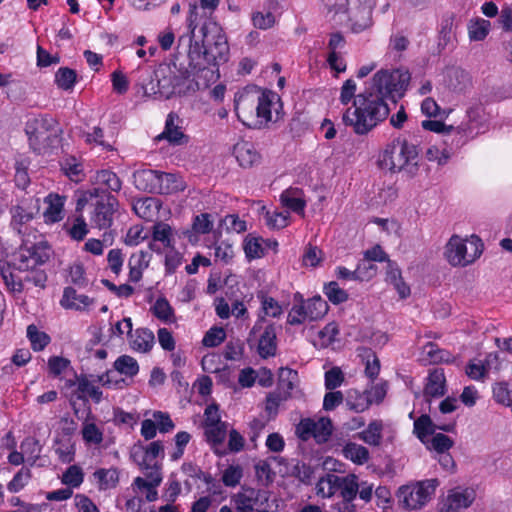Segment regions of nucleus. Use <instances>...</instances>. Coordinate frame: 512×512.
<instances>
[{
    "label": "nucleus",
    "mask_w": 512,
    "mask_h": 512,
    "mask_svg": "<svg viewBox=\"0 0 512 512\" xmlns=\"http://www.w3.org/2000/svg\"><path fill=\"white\" fill-rule=\"evenodd\" d=\"M410 74L403 69H382L374 74L365 90L358 94L354 104L343 113L345 125L358 135H365L389 115L387 100L396 102L410 82Z\"/></svg>",
    "instance_id": "nucleus-1"
},
{
    "label": "nucleus",
    "mask_w": 512,
    "mask_h": 512,
    "mask_svg": "<svg viewBox=\"0 0 512 512\" xmlns=\"http://www.w3.org/2000/svg\"><path fill=\"white\" fill-rule=\"evenodd\" d=\"M12 229L21 238L19 250L14 255V265L19 270H29L44 264L50 257V249L46 242L37 240V230L32 227L34 213L20 205L10 209Z\"/></svg>",
    "instance_id": "nucleus-2"
},
{
    "label": "nucleus",
    "mask_w": 512,
    "mask_h": 512,
    "mask_svg": "<svg viewBox=\"0 0 512 512\" xmlns=\"http://www.w3.org/2000/svg\"><path fill=\"white\" fill-rule=\"evenodd\" d=\"M282 110L280 96L271 90L244 91L235 99L238 119L247 127L261 129L279 119Z\"/></svg>",
    "instance_id": "nucleus-3"
},
{
    "label": "nucleus",
    "mask_w": 512,
    "mask_h": 512,
    "mask_svg": "<svg viewBox=\"0 0 512 512\" xmlns=\"http://www.w3.org/2000/svg\"><path fill=\"white\" fill-rule=\"evenodd\" d=\"M419 150L416 144L404 137L395 138L384 150L380 158L383 168L392 172L404 169L412 172L418 164Z\"/></svg>",
    "instance_id": "nucleus-4"
},
{
    "label": "nucleus",
    "mask_w": 512,
    "mask_h": 512,
    "mask_svg": "<svg viewBox=\"0 0 512 512\" xmlns=\"http://www.w3.org/2000/svg\"><path fill=\"white\" fill-rule=\"evenodd\" d=\"M58 131L57 121L49 115L30 117L25 124L29 145L38 154L45 153L53 144Z\"/></svg>",
    "instance_id": "nucleus-5"
},
{
    "label": "nucleus",
    "mask_w": 512,
    "mask_h": 512,
    "mask_svg": "<svg viewBox=\"0 0 512 512\" xmlns=\"http://www.w3.org/2000/svg\"><path fill=\"white\" fill-rule=\"evenodd\" d=\"M482 252L483 244L478 237L463 239L453 235L445 245L444 256L450 265L466 267L479 258Z\"/></svg>",
    "instance_id": "nucleus-6"
},
{
    "label": "nucleus",
    "mask_w": 512,
    "mask_h": 512,
    "mask_svg": "<svg viewBox=\"0 0 512 512\" xmlns=\"http://www.w3.org/2000/svg\"><path fill=\"white\" fill-rule=\"evenodd\" d=\"M437 485V479H427L402 486L397 492L398 502L407 510H419L430 501Z\"/></svg>",
    "instance_id": "nucleus-7"
},
{
    "label": "nucleus",
    "mask_w": 512,
    "mask_h": 512,
    "mask_svg": "<svg viewBox=\"0 0 512 512\" xmlns=\"http://www.w3.org/2000/svg\"><path fill=\"white\" fill-rule=\"evenodd\" d=\"M196 9L194 6L190 10V16L188 17V27L190 29V47L188 52V57L190 59V65H193V67L198 69V73L196 75L194 86L192 87V90H200L205 89L209 86V82L214 81V71L207 67H201L202 63L200 62L201 59H203V52H204V44L200 45L198 42L192 43V38L194 36L195 26L194 21L192 19L193 12ZM188 88H191L189 86Z\"/></svg>",
    "instance_id": "nucleus-8"
},
{
    "label": "nucleus",
    "mask_w": 512,
    "mask_h": 512,
    "mask_svg": "<svg viewBox=\"0 0 512 512\" xmlns=\"http://www.w3.org/2000/svg\"><path fill=\"white\" fill-rule=\"evenodd\" d=\"M489 128L490 115L482 105L477 104L466 110L465 119L456 127V132L471 140L486 133Z\"/></svg>",
    "instance_id": "nucleus-9"
},
{
    "label": "nucleus",
    "mask_w": 512,
    "mask_h": 512,
    "mask_svg": "<svg viewBox=\"0 0 512 512\" xmlns=\"http://www.w3.org/2000/svg\"><path fill=\"white\" fill-rule=\"evenodd\" d=\"M259 333L257 340V352L263 359H267L276 354L277 351V332L274 323H268L264 317H259L250 331V337Z\"/></svg>",
    "instance_id": "nucleus-10"
},
{
    "label": "nucleus",
    "mask_w": 512,
    "mask_h": 512,
    "mask_svg": "<svg viewBox=\"0 0 512 512\" xmlns=\"http://www.w3.org/2000/svg\"><path fill=\"white\" fill-rule=\"evenodd\" d=\"M216 30V34L212 36L211 42L208 35V27L206 25L201 27L204 43L203 60L207 64L212 65H218L219 63L226 62L229 53V46L226 37L218 29Z\"/></svg>",
    "instance_id": "nucleus-11"
},
{
    "label": "nucleus",
    "mask_w": 512,
    "mask_h": 512,
    "mask_svg": "<svg viewBox=\"0 0 512 512\" xmlns=\"http://www.w3.org/2000/svg\"><path fill=\"white\" fill-rule=\"evenodd\" d=\"M117 207L118 200L112 194L98 197L90 215L91 224L100 230L111 227Z\"/></svg>",
    "instance_id": "nucleus-12"
},
{
    "label": "nucleus",
    "mask_w": 512,
    "mask_h": 512,
    "mask_svg": "<svg viewBox=\"0 0 512 512\" xmlns=\"http://www.w3.org/2000/svg\"><path fill=\"white\" fill-rule=\"evenodd\" d=\"M268 500V491L244 486L232 497L236 512H254L267 504Z\"/></svg>",
    "instance_id": "nucleus-13"
},
{
    "label": "nucleus",
    "mask_w": 512,
    "mask_h": 512,
    "mask_svg": "<svg viewBox=\"0 0 512 512\" xmlns=\"http://www.w3.org/2000/svg\"><path fill=\"white\" fill-rule=\"evenodd\" d=\"M475 497L476 493L471 488H453L440 501L439 512H463L473 504Z\"/></svg>",
    "instance_id": "nucleus-14"
},
{
    "label": "nucleus",
    "mask_w": 512,
    "mask_h": 512,
    "mask_svg": "<svg viewBox=\"0 0 512 512\" xmlns=\"http://www.w3.org/2000/svg\"><path fill=\"white\" fill-rule=\"evenodd\" d=\"M357 476L350 474L347 476H339L337 492H339L342 501L336 504V509L339 512H355V505L353 500L356 498L359 483Z\"/></svg>",
    "instance_id": "nucleus-15"
},
{
    "label": "nucleus",
    "mask_w": 512,
    "mask_h": 512,
    "mask_svg": "<svg viewBox=\"0 0 512 512\" xmlns=\"http://www.w3.org/2000/svg\"><path fill=\"white\" fill-rule=\"evenodd\" d=\"M331 427L329 419H320L317 422L311 419H303L296 427V434L303 441L313 437L318 442H322L326 441L331 435Z\"/></svg>",
    "instance_id": "nucleus-16"
},
{
    "label": "nucleus",
    "mask_w": 512,
    "mask_h": 512,
    "mask_svg": "<svg viewBox=\"0 0 512 512\" xmlns=\"http://www.w3.org/2000/svg\"><path fill=\"white\" fill-rule=\"evenodd\" d=\"M326 19L336 25H346L349 13L359 0H321Z\"/></svg>",
    "instance_id": "nucleus-17"
},
{
    "label": "nucleus",
    "mask_w": 512,
    "mask_h": 512,
    "mask_svg": "<svg viewBox=\"0 0 512 512\" xmlns=\"http://www.w3.org/2000/svg\"><path fill=\"white\" fill-rule=\"evenodd\" d=\"M94 180L96 187L88 190L90 198L105 197L111 192H119L122 187L120 178L111 170L97 171Z\"/></svg>",
    "instance_id": "nucleus-18"
},
{
    "label": "nucleus",
    "mask_w": 512,
    "mask_h": 512,
    "mask_svg": "<svg viewBox=\"0 0 512 512\" xmlns=\"http://www.w3.org/2000/svg\"><path fill=\"white\" fill-rule=\"evenodd\" d=\"M182 120L180 117L171 112L168 114L165 127L161 134H159L157 140H167L171 145H183L188 143V136L182 131Z\"/></svg>",
    "instance_id": "nucleus-19"
},
{
    "label": "nucleus",
    "mask_w": 512,
    "mask_h": 512,
    "mask_svg": "<svg viewBox=\"0 0 512 512\" xmlns=\"http://www.w3.org/2000/svg\"><path fill=\"white\" fill-rule=\"evenodd\" d=\"M66 197L57 193H49L44 198L46 208L43 212L44 221L47 224L60 222L64 218V205Z\"/></svg>",
    "instance_id": "nucleus-20"
},
{
    "label": "nucleus",
    "mask_w": 512,
    "mask_h": 512,
    "mask_svg": "<svg viewBox=\"0 0 512 512\" xmlns=\"http://www.w3.org/2000/svg\"><path fill=\"white\" fill-rule=\"evenodd\" d=\"M371 14L370 6L363 5L359 1L349 13V21L345 26H349L354 33H360L371 26Z\"/></svg>",
    "instance_id": "nucleus-21"
},
{
    "label": "nucleus",
    "mask_w": 512,
    "mask_h": 512,
    "mask_svg": "<svg viewBox=\"0 0 512 512\" xmlns=\"http://www.w3.org/2000/svg\"><path fill=\"white\" fill-rule=\"evenodd\" d=\"M435 429H439L445 432H452L455 429V422L447 424H434L428 415H421L417 420L414 421V433L423 443H426V438L428 435H433L435 433Z\"/></svg>",
    "instance_id": "nucleus-22"
},
{
    "label": "nucleus",
    "mask_w": 512,
    "mask_h": 512,
    "mask_svg": "<svg viewBox=\"0 0 512 512\" xmlns=\"http://www.w3.org/2000/svg\"><path fill=\"white\" fill-rule=\"evenodd\" d=\"M499 365V357L496 353H489L484 361L472 360L466 366L467 376L475 381H483L493 365Z\"/></svg>",
    "instance_id": "nucleus-23"
},
{
    "label": "nucleus",
    "mask_w": 512,
    "mask_h": 512,
    "mask_svg": "<svg viewBox=\"0 0 512 512\" xmlns=\"http://www.w3.org/2000/svg\"><path fill=\"white\" fill-rule=\"evenodd\" d=\"M132 457L138 464H147L153 466L158 464L156 459L158 457H164V446L161 441H153L145 448L135 447L132 450Z\"/></svg>",
    "instance_id": "nucleus-24"
},
{
    "label": "nucleus",
    "mask_w": 512,
    "mask_h": 512,
    "mask_svg": "<svg viewBox=\"0 0 512 512\" xmlns=\"http://www.w3.org/2000/svg\"><path fill=\"white\" fill-rule=\"evenodd\" d=\"M234 155L239 165L243 168H251L258 165L261 161V155L255 146L247 141H241L235 144Z\"/></svg>",
    "instance_id": "nucleus-25"
},
{
    "label": "nucleus",
    "mask_w": 512,
    "mask_h": 512,
    "mask_svg": "<svg viewBox=\"0 0 512 512\" xmlns=\"http://www.w3.org/2000/svg\"><path fill=\"white\" fill-rule=\"evenodd\" d=\"M280 201L283 206L291 211L304 215L306 201L304 200V192L302 189L290 187L284 190L280 195Z\"/></svg>",
    "instance_id": "nucleus-26"
},
{
    "label": "nucleus",
    "mask_w": 512,
    "mask_h": 512,
    "mask_svg": "<svg viewBox=\"0 0 512 512\" xmlns=\"http://www.w3.org/2000/svg\"><path fill=\"white\" fill-rule=\"evenodd\" d=\"M159 171L152 169L137 170L133 174L134 184L138 190L157 193Z\"/></svg>",
    "instance_id": "nucleus-27"
},
{
    "label": "nucleus",
    "mask_w": 512,
    "mask_h": 512,
    "mask_svg": "<svg viewBox=\"0 0 512 512\" xmlns=\"http://www.w3.org/2000/svg\"><path fill=\"white\" fill-rule=\"evenodd\" d=\"M130 339V346L133 350L138 352H148L154 345V334L147 328H138L128 335Z\"/></svg>",
    "instance_id": "nucleus-28"
},
{
    "label": "nucleus",
    "mask_w": 512,
    "mask_h": 512,
    "mask_svg": "<svg viewBox=\"0 0 512 512\" xmlns=\"http://www.w3.org/2000/svg\"><path fill=\"white\" fill-rule=\"evenodd\" d=\"M185 189V182L182 177L173 174V173H165L159 171L158 178V194H172L178 191H183Z\"/></svg>",
    "instance_id": "nucleus-29"
},
{
    "label": "nucleus",
    "mask_w": 512,
    "mask_h": 512,
    "mask_svg": "<svg viewBox=\"0 0 512 512\" xmlns=\"http://www.w3.org/2000/svg\"><path fill=\"white\" fill-rule=\"evenodd\" d=\"M93 300L87 295L78 294L72 287H66L63 292L61 305L66 309L84 310L92 304Z\"/></svg>",
    "instance_id": "nucleus-30"
},
{
    "label": "nucleus",
    "mask_w": 512,
    "mask_h": 512,
    "mask_svg": "<svg viewBox=\"0 0 512 512\" xmlns=\"http://www.w3.org/2000/svg\"><path fill=\"white\" fill-rule=\"evenodd\" d=\"M140 468L145 471V478L136 477L133 486L142 490L143 486L158 487L162 481L161 468L158 464L153 466L147 464H139Z\"/></svg>",
    "instance_id": "nucleus-31"
},
{
    "label": "nucleus",
    "mask_w": 512,
    "mask_h": 512,
    "mask_svg": "<svg viewBox=\"0 0 512 512\" xmlns=\"http://www.w3.org/2000/svg\"><path fill=\"white\" fill-rule=\"evenodd\" d=\"M445 375L442 369H434L429 373L425 385L424 394L426 397H441L445 394Z\"/></svg>",
    "instance_id": "nucleus-32"
},
{
    "label": "nucleus",
    "mask_w": 512,
    "mask_h": 512,
    "mask_svg": "<svg viewBox=\"0 0 512 512\" xmlns=\"http://www.w3.org/2000/svg\"><path fill=\"white\" fill-rule=\"evenodd\" d=\"M141 76L138 84L141 86L145 96L159 98L160 91V73L159 71L144 70L140 71Z\"/></svg>",
    "instance_id": "nucleus-33"
},
{
    "label": "nucleus",
    "mask_w": 512,
    "mask_h": 512,
    "mask_svg": "<svg viewBox=\"0 0 512 512\" xmlns=\"http://www.w3.org/2000/svg\"><path fill=\"white\" fill-rule=\"evenodd\" d=\"M99 490L115 488L119 482V471L117 468H100L93 473Z\"/></svg>",
    "instance_id": "nucleus-34"
},
{
    "label": "nucleus",
    "mask_w": 512,
    "mask_h": 512,
    "mask_svg": "<svg viewBox=\"0 0 512 512\" xmlns=\"http://www.w3.org/2000/svg\"><path fill=\"white\" fill-rule=\"evenodd\" d=\"M159 208L158 200L152 197H146L137 200L133 204V210L142 219L150 221L157 214Z\"/></svg>",
    "instance_id": "nucleus-35"
},
{
    "label": "nucleus",
    "mask_w": 512,
    "mask_h": 512,
    "mask_svg": "<svg viewBox=\"0 0 512 512\" xmlns=\"http://www.w3.org/2000/svg\"><path fill=\"white\" fill-rule=\"evenodd\" d=\"M382 430V421L374 420L365 430L358 433V438L370 446H379L382 442Z\"/></svg>",
    "instance_id": "nucleus-36"
},
{
    "label": "nucleus",
    "mask_w": 512,
    "mask_h": 512,
    "mask_svg": "<svg viewBox=\"0 0 512 512\" xmlns=\"http://www.w3.org/2000/svg\"><path fill=\"white\" fill-rule=\"evenodd\" d=\"M160 73V99H169L176 93H181L182 90L179 88L180 79L176 76L166 75L164 69L159 70Z\"/></svg>",
    "instance_id": "nucleus-37"
},
{
    "label": "nucleus",
    "mask_w": 512,
    "mask_h": 512,
    "mask_svg": "<svg viewBox=\"0 0 512 512\" xmlns=\"http://www.w3.org/2000/svg\"><path fill=\"white\" fill-rule=\"evenodd\" d=\"M339 476L328 473L321 477L316 484V494L322 498H330L337 493Z\"/></svg>",
    "instance_id": "nucleus-38"
},
{
    "label": "nucleus",
    "mask_w": 512,
    "mask_h": 512,
    "mask_svg": "<svg viewBox=\"0 0 512 512\" xmlns=\"http://www.w3.org/2000/svg\"><path fill=\"white\" fill-rule=\"evenodd\" d=\"M343 455L346 459L351 460L356 464H364L369 460V451L366 447L349 442L343 447Z\"/></svg>",
    "instance_id": "nucleus-39"
},
{
    "label": "nucleus",
    "mask_w": 512,
    "mask_h": 512,
    "mask_svg": "<svg viewBox=\"0 0 512 512\" xmlns=\"http://www.w3.org/2000/svg\"><path fill=\"white\" fill-rule=\"evenodd\" d=\"M339 333L338 325L335 322H330L318 332V338L315 345L320 348L331 347L336 341H338Z\"/></svg>",
    "instance_id": "nucleus-40"
},
{
    "label": "nucleus",
    "mask_w": 512,
    "mask_h": 512,
    "mask_svg": "<svg viewBox=\"0 0 512 512\" xmlns=\"http://www.w3.org/2000/svg\"><path fill=\"white\" fill-rule=\"evenodd\" d=\"M20 449L24 454L26 462L30 466H33L40 457L42 446L40 445L39 441L34 437H26L22 441Z\"/></svg>",
    "instance_id": "nucleus-41"
},
{
    "label": "nucleus",
    "mask_w": 512,
    "mask_h": 512,
    "mask_svg": "<svg viewBox=\"0 0 512 512\" xmlns=\"http://www.w3.org/2000/svg\"><path fill=\"white\" fill-rule=\"evenodd\" d=\"M449 86L456 92L465 91L471 84L468 72L460 68H453L448 72Z\"/></svg>",
    "instance_id": "nucleus-42"
},
{
    "label": "nucleus",
    "mask_w": 512,
    "mask_h": 512,
    "mask_svg": "<svg viewBox=\"0 0 512 512\" xmlns=\"http://www.w3.org/2000/svg\"><path fill=\"white\" fill-rule=\"evenodd\" d=\"M77 398L86 400L89 396L95 403L102 400V391L99 387L94 386L88 379L80 378L77 381Z\"/></svg>",
    "instance_id": "nucleus-43"
},
{
    "label": "nucleus",
    "mask_w": 512,
    "mask_h": 512,
    "mask_svg": "<svg viewBox=\"0 0 512 512\" xmlns=\"http://www.w3.org/2000/svg\"><path fill=\"white\" fill-rule=\"evenodd\" d=\"M309 321L322 318L328 311L327 302L320 296L313 297L305 301Z\"/></svg>",
    "instance_id": "nucleus-44"
},
{
    "label": "nucleus",
    "mask_w": 512,
    "mask_h": 512,
    "mask_svg": "<svg viewBox=\"0 0 512 512\" xmlns=\"http://www.w3.org/2000/svg\"><path fill=\"white\" fill-rule=\"evenodd\" d=\"M114 368L120 374L128 377H133L139 372V365L137 361L129 355H122L118 357L114 362Z\"/></svg>",
    "instance_id": "nucleus-45"
},
{
    "label": "nucleus",
    "mask_w": 512,
    "mask_h": 512,
    "mask_svg": "<svg viewBox=\"0 0 512 512\" xmlns=\"http://www.w3.org/2000/svg\"><path fill=\"white\" fill-rule=\"evenodd\" d=\"M27 337L31 342V346L34 351L43 350L51 340L48 334L39 331L34 324H31L27 327Z\"/></svg>",
    "instance_id": "nucleus-46"
},
{
    "label": "nucleus",
    "mask_w": 512,
    "mask_h": 512,
    "mask_svg": "<svg viewBox=\"0 0 512 512\" xmlns=\"http://www.w3.org/2000/svg\"><path fill=\"white\" fill-rule=\"evenodd\" d=\"M153 315L164 322H172L174 319V311L166 298H158L151 307Z\"/></svg>",
    "instance_id": "nucleus-47"
},
{
    "label": "nucleus",
    "mask_w": 512,
    "mask_h": 512,
    "mask_svg": "<svg viewBox=\"0 0 512 512\" xmlns=\"http://www.w3.org/2000/svg\"><path fill=\"white\" fill-rule=\"evenodd\" d=\"M84 481V473L77 465L69 466L63 473L61 482L68 488H78Z\"/></svg>",
    "instance_id": "nucleus-48"
},
{
    "label": "nucleus",
    "mask_w": 512,
    "mask_h": 512,
    "mask_svg": "<svg viewBox=\"0 0 512 512\" xmlns=\"http://www.w3.org/2000/svg\"><path fill=\"white\" fill-rule=\"evenodd\" d=\"M77 74L73 69L61 67L55 74V83L63 90H71L76 82Z\"/></svg>",
    "instance_id": "nucleus-49"
},
{
    "label": "nucleus",
    "mask_w": 512,
    "mask_h": 512,
    "mask_svg": "<svg viewBox=\"0 0 512 512\" xmlns=\"http://www.w3.org/2000/svg\"><path fill=\"white\" fill-rule=\"evenodd\" d=\"M453 445L454 441L449 436L442 433H434L427 447L437 454H443L448 452Z\"/></svg>",
    "instance_id": "nucleus-50"
},
{
    "label": "nucleus",
    "mask_w": 512,
    "mask_h": 512,
    "mask_svg": "<svg viewBox=\"0 0 512 512\" xmlns=\"http://www.w3.org/2000/svg\"><path fill=\"white\" fill-rule=\"evenodd\" d=\"M204 429L207 441L211 443L213 446L220 445L223 443L227 434L226 423L206 426L204 427Z\"/></svg>",
    "instance_id": "nucleus-51"
},
{
    "label": "nucleus",
    "mask_w": 512,
    "mask_h": 512,
    "mask_svg": "<svg viewBox=\"0 0 512 512\" xmlns=\"http://www.w3.org/2000/svg\"><path fill=\"white\" fill-rule=\"evenodd\" d=\"M490 22L485 19H477L468 26L469 37L473 41L483 40L489 33Z\"/></svg>",
    "instance_id": "nucleus-52"
},
{
    "label": "nucleus",
    "mask_w": 512,
    "mask_h": 512,
    "mask_svg": "<svg viewBox=\"0 0 512 512\" xmlns=\"http://www.w3.org/2000/svg\"><path fill=\"white\" fill-rule=\"evenodd\" d=\"M309 320L308 312L306 310L305 301L300 299L299 303H295L288 313L287 322L290 325H299Z\"/></svg>",
    "instance_id": "nucleus-53"
},
{
    "label": "nucleus",
    "mask_w": 512,
    "mask_h": 512,
    "mask_svg": "<svg viewBox=\"0 0 512 512\" xmlns=\"http://www.w3.org/2000/svg\"><path fill=\"white\" fill-rule=\"evenodd\" d=\"M324 294L333 304H340L348 299L347 292L340 288L339 284L335 281H331L324 286Z\"/></svg>",
    "instance_id": "nucleus-54"
},
{
    "label": "nucleus",
    "mask_w": 512,
    "mask_h": 512,
    "mask_svg": "<svg viewBox=\"0 0 512 512\" xmlns=\"http://www.w3.org/2000/svg\"><path fill=\"white\" fill-rule=\"evenodd\" d=\"M68 235L76 241L83 240L89 233L88 225L83 215L75 217L73 224L67 229Z\"/></svg>",
    "instance_id": "nucleus-55"
},
{
    "label": "nucleus",
    "mask_w": 512,
    "mask_h": 512,
    "mask_svg": "<svg viewBox=\"0 0 512 512\" xmlns=\"http://www.w3.org/2000/svg\"><path fill=\"white\" fill-rule=\"evenodd\" d=\"M30 478V469L27 467H23L14 475L13 479L8 483L7 489L11 493H17L28 484Z\"/></svg>",
    "instance_id": "nucleus-56"
},
{
    "label": "nucleus",
    "mask_w": 512,
    "mask_h": 512,
    "mask_svg": "<svg viewBox=\"0 0 512 512\" xmlns=\"http://www.w3.org/2000/svg\"><path fill=\"white\" fill-rule=\"evenodd\" d=\"M81 433L88 444L99 445L103 441V432L94 423L85 422Z\"/></svg>",
    "instance_id": "nucleus-57"
},
{
    "label": "nucleus",
    "mask_w": 512,
    "mask_h": 512,
    "mask_svg": "<svg viewBox=\"0 0 512 512\" xmlns=\"http://www.w3.org/2000/svg\"><path fill=\"white\" fill-rule=\"evenodd\" d=\"M153 239L163 243L164 246L170 247L172 244V228L164 222H157L153 226Z\"/></svg>",
    "instance_id": "nucleus-58"
},
{
    "label": "nucleus",
    "mask_w": 512,
    "mask_h": 512,
    "mask_svg": "<svg viewBox=\"0 0 512 512\" xmlns=\"http://www.w3.org/2000/svg\"><path fill=\"white\" fill-rule=\"evenodd\" d=\"M244 251L248 258H260L264 254L261 239L253 236H247L244 241Z\"/></svg>",
    "instance_id": "nucleus-59"
},
{
    "label": "nucleus",
    "mask_w": 512,
    "mask_h": 512,
    "mask_svg": "<svg viewBox=\"0 0 512 512\" xmlns=\"http://www.w3.org/2000/svg\"><path fill=\"white\" fill-rule=\"evenodd\" d=\"M243 476V470L239 465L228 466L222 474V482L227 487L237 486Z\"/></svg>",
    "instance_id": "nucleus-60"
},
{
    "label": "nucleus",
    "mask_w": 512,
    "mask_h": 512,
    "mask_svg": "<svg viewBox=\"0 0 512 512\" xmlns=\"http://www.w3.org/2000/svg\"><path fill=\"white\" fill-rule=\"evenodd\" d=\"M261 308L265 316L279 317L283 313L282 306L270 296H261Z\"/></svg>",
    "instance_id": "nucleus-61"
},
{
    "label": "nucleus",
    "mask_w": 512,
    "mask_h": 512,
    "mask_svg": "<svg viewBox=\"0 0 512 512\" xmlns=\"http://www.w3.org/2000/svg\"><path fill=\"white\" fill-rule=\"evenodd\" d=\"M493 397L500 404L512 406V392L505 382H499L493 386Z\"/></svg>",
    "instance_id": "nucleus-62"
},
{
    "label": "nucleus",
    "mask_w": 512,
    "mask_h": 512,
    "mask_svg": "<svg viewBox=\"0 0 512 512\" xmlns=\"http://www.w3.org/2000/svg\"><path fill=\"white\" fill-rule=\"evenodd\" d=\"M297 372L289 368H282L279 376V387L284 389V394L289 396L290 391L294 389V382L297 379Z\"/></svg>",
    "instance_id": "nucleus-63"
},
{
    "label": "nucleus",
    "mask_w": 512,
    "mask_h": 512,
    "mask_svg": "<svg viewBox=\"0 0 512 512\" xmlns=\"http://www.w3.org/2000/svg\"><path fill=\"white\" fill-rule=\"evenodd\" d=\"M225 337L226 332L223 328L213 327L206 332L202 343L206 347H216L225 340Z\"/></svg>",
    "instance_id": "nucleus-64"
}]
</instances>
